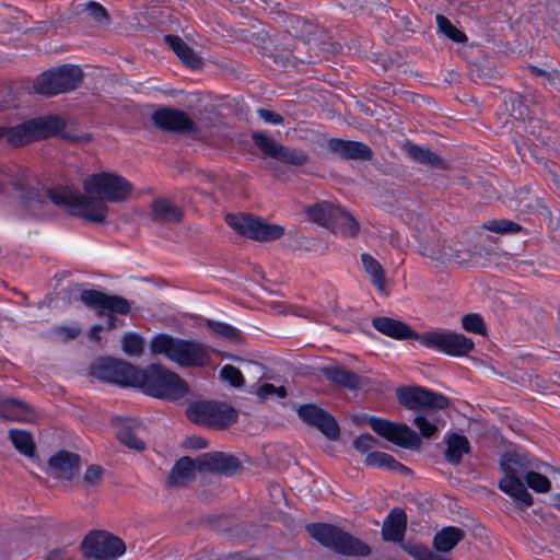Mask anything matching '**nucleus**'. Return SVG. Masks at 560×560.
Here are the masks:
<instances>
[{"label":"nucleus","mask_w":560,"mask_h":560,"mask_svg":"<svg viewBox=\"0 0 560 560\" xmlns=\"http://www.w3.org/2000/svg\"><path fill=\"white\" fill-rule=\"evenodd\" d=\"M223 381L229 382L233 387H241L244 384L242 372L230 364L224 365L220 371Z\"/></svg>","instance_id":"09e8293b"},{"label":"nucleus","mask_w":560,"mask_h":560,"mask_svg":"<svg viewBox=\"0 0 560 560\" xmlns=\"http://www.w3.org/2000/svg\"><path fill=\"white\" fill-rule=\"evenodd\" d=\"M536 470L537 469H530L524 477L527 487L537 493L549 492L551 489L550 480L545 475H541Z\"/></svg>","instance_id":"79ce46f5"},{"label":"nucleus","mask_w":560,"mask_h":560,"mask_svg":"<svg viewBox=\"0 0 560 560\" xmlns=\"http://www.w3.org/2000/svg\"><path fill=\"white\" fill-rule=\"evenodd\" d=\"M7 184L20 192L24 206L35 217H46L52 206H60L66 207L72 215L101 224L107 223L108 203L126 201L133 190L130 182L112 172L90 175L83 184L85 195L61 187H34L24 177L15 179L8 176L7 179H0V187Z\"/></svg>","instance_id":"f257e3e1"},{"label":"nucleus","mask_w":560,"mask_h":560,"mask_svg":"<svg viewBox=\"0 0 560 560\" xmlns=\"http://www.w3.org/2000/svg\"><path fill=\"white\" fill-rule=\"evenodd\" d=\"M407 527V515L399 508L393 509L382 526V536L386 541L404 542V536Z\"/></svg>","instance_id":"a878e982"},{"label":"nucleus","mask_w":560,"mask_h":560,"mask_svg":"<svg viewBox=\"0 0 560 560\" xmlns=\"http://www.w3.org/2000/svg\"><path fill=\"white\" fill-rule=\"evenodd\" d=\"M164 42L176 54L182 62L195 70L202 66V59L195 50L177 35H165Z\"/></svg>","instance_id":"cd10ccee"},{"label":"nucleus","mask_w":560,"mask_h":560,"mask_svg":"<svg viewBox=\"0 0 560 560\" xmlns=\"http://www.w3.org/2000/svg\"><path fill=\"white\" fill-rule=\"evenodd\" d=\"M396 396L401 406L412 411H430L444 409L450 399L421 386H401L396 389Z\"/></svg>","instance_id":"f8f14e48"},{"label":"nucleus","mask_w":560,"mask_h":560,"mask_svg":"<svg viewBox=\"0 0 560 560\" xmlns=\"http://www.w3.org/2000/svg\"><path fill=\"white\" fill-rule=\"evenodd\" d=\"M365 464L368 466L386 468L401 474H409L410 469L404 464L397 462L392 455L384 452H372L366 455Z\"/></svg>","instance_id":"4c0bfd02"},{"label":"nucleus","mask_w":560,"mask_h":560,"mask_svg":"<svg viewBox=\"0 0 560 560\" xmlns=\"http://www.w3.org/2000/svg\"><path fill=\"white\" fill-rule=\"evenodd\" d=\"M425 560H451L448 558H445L443 556H440L438 553H435L434 551H432L431 549L429 550V555L427 556V559Z\"/></svg>","instance_id":"774afa93"},{"label":"nucleus","mask_w":560,"mask_h":560,"mask_svg":"<svg viewBox=\"0 0 560 560\" xmlns=\"http://www.w3.org/2000/svg\"><path fill=\"white\" fill-rule=\"evenodd\" d=\"M81 551L86 559L115 560L126 551L125 542L107 532L92 530L83 539Z\"/></svg>","instance_id":"9b49d317"},{"label":"nucleus","mask_w":560,"mask_h":560,"mask_svg":"<svg viewBox=\"0 0 560 560\" xmlns=\"http://www.w3.org/2000/svg\"><path fill=\"white\" fill-rule=\"evenodd\" d=\"M312 538L337 553L349 557H368L371 548L361 539L341 528L324 523H313L306 526Z\"/></svg>","instance_id":"39448f33"},{"label":"nucleus","mask_w":560,"mask_h":560,"mask_svg":"<svg viewBox=\"0 0 560 560\" xmlns=\"http://www.w3.org/2000/svg\"><path fill=\"white\" fill-rule=\"evenodd\" d=\"M511 4L509 3L505 8L502 16H498L495 22L499 24L497 27H492V44L500 47V51L511 49L510 39L514 37V30L511 20Z\"/></svg>","instance_id":"c756f323"},{"label":"nucleus","mask_w":560,"mask_h":560,"mask_svg":"<svg viewBox=\"0 0 560 560\" xmlns=\"http://www.w3.org/2000/svg\"><path fill=\"white\" fill-rule=\"evenodd\" d=\"M521 231L522 226L514 221L506 219L492 220V233L516 234Z\"/></svg>","instance_id":"8fccbe9b"},{"label":"nucleus","mask_w":560,"mask_h":560,"mask_svg":"<svg viewBox=\"0 0 560 560\" xmlns=\"http://www.w3.org/2000/svg\"><path fill=\"white\" fill-rule=\"evenodd\" d=\"M401 548L408 552L416 560H425L429 555V548L421 544H415L411 541H404Z\"/></svg>","instance_id":"864d4df0"},{"label":"nucleus","mask_w":560,"mask_h":560,"mask_svg":"<svg viewBox=\"0 0 560 560\" xmlns=\"http://www.w3.org/2000/svg\"><path fill=\"white\" fill-rule=\"evenodd\" d=\"M54 331L58 334L65 341L73 340L80 334V329L72 327H57Z\"/></svg>","instance_id":"bf43d9fd"},{"label":"nucleus","mask_w":560,"mask_h":560,"mask_svg":"<svg viewBox=\"0 0 560 560\" xmlns=\"http://www.w3.org/2000/svg\"><path fill=\"white\" fill-rule=\"evenodd\" d=\"M361 261L364 271L369 275L373 285L380 291L384 292L386 288V276L382 265L370 254H362Z\"/></svg>","instance_id":"c9c22d12"},{"label":"nucleus","mask_w":560,"mask_h":560,"mask_svg":"<svg viewBox=\"0 0 560 560\" xmlns=\"http://www.w3.org/2000/svg\"><path fill=\"white\" fill-rule=\"evenodd\" d=\"M9 439L21 454L32 457L35 454V443L32 434L25 430L11 429Z\"/></svg>","instance_id":"58836bf2"},{"label":"nucleus","mask_w":560,"mask_h":560,"mask_svg":"<svg viewBox=\"0 0 560 560\" xmlns=\"http://www.w3.org/2000/svg\"><path fill=\"white\" fill-rule=\"evenodd\" d=\"M25 407L24 405L15 399H8L3 404V411L13 410L15 412L14 416H8L11 419L14 420H21L22 419V412L24 411Z\"/></svg>","instance_id":"13d9d810"},{"label":"nucleus","mask_w":560,"mask_h":560,"mask_svg":"<svg viewBox=\"0 0 560 560\" xmlns=\"http://www.w3.org/2000/svg\"><path fill=\"white\" fill-rule=\"evenodd\" d=\"M49 467L56 477L70 480L79 472L80 456L68 451H60L50 457Z\"/></svg>","instance_id":"393cba45"},{"label":"nucleus","mask_w":560,"mask_h":560,"mask_svg":"<svg viewBox=\"0 0 560 560\" xmlns=\"http://www.w3.org/2000/svg\"><path fill=\"white\" fill-rule=\"evenodd\" d=\"M407 154L417 163L433 167L445 168V162L429 148H423L412 142H406L404 145Z\"/></svg>","instance_id":"7c9ffc66"},{"label":"nucleus","mask_w":560,"mask_h":560,"mask_svg":"<svg viewBox=\"0 0 560 560\" xmlns=\"http://www.w3.org/2000/svg\"><path fill=\"white\" fill-rule=\"evenodd\" d=\"M66 553V549L62 548V549H54V550H50L45 560H63V556Z\"/></svg>","instance_id":"e2e57ef3"},{"label":"nucleus","mask_w":560,"mask_h":560,"mask_svg":"<svg viewBox=\"0 0 560 560\" xmlns=\"http://www.w3.org/2000/svg\"><path fill=\"white\" fill-rule=\"evenodd\" d=\"M376 445L377 440L371 434H362L358 436L353 442L354 448L361 453H366L369 450L375 447Z\"/></svg>","instance_id":"5fc2aeb1"},{"label":"nucleus","mask_w":560,"mask_h":560,"mask_svg":"<svg viewBox=\"0 0 560 560\" xmlns=\"http://www.w3.org/2000/svg\"><path fill=\"white\" fill-rule=\"evenodd\" d=\"M257 115L267 124H271V125H282L283 121H284V118L283 116H281L280 114L273 112V110H270V109H267V108H258L257 109Z\"/></svg>","instance_id":"4d7b16f0"},{"label":"nucleus","mask_w":560,"mask_h":560,"mask_svg":"<svg viewBox=\"0 0 560 560\" xmlns=\"http://www.w3.org/2000/svg\"><path fill=\"white\" fill-rule=\"evenodd\" d=\"M186 416L195 423L212 429H225L237 420V411L218 401L201 400L190 404Z\"/></svg>","instance_id":"1a4fd4ad"},{"label":"nucleus","mask_w":560,"mask_h":560,"mask_svg":"<svg viewBox=\"0 0 560 560\" xmlns=\"http://www.w3.org/2000/svg\"><path fill=\"white\" fill-rule=\"evenodd\" d=\"M2 93L5 96H9V98H5L3 101V103L0 102V109H3L4 107L10 106L13 103V101H14V97L12 96V92H11V90L9 88L3 89Z\"/></svg>","instance_id":"0e129e2a"},{"label":"nucleus","mask_w":560,"mask_h":560,"mask_svg":"<svg viewBox=\"0 0 560 560\" xmlns=\"http://www.w3.org/2000/svg\"><path fill=\"white\" fill-rule=\"evenodd\" d=\"M431 416L432 411L429 413L423 412V415H417L412 421L419 429L421 436L424 439L432 438L439 430L435 421L433 419H429Z\"/></svg>","instance_id":"a18cd8bd"},{"label":"nucleus","mask_w":560,"mask_h":560,"mask_svg":"<svg viewBox=\"0 0 560 560\" xmlns=\"http://www.w3.org/2000/svg\"><path fill=\"white\" fill-rule=\"evenodd\" d=\"M275 392H276V386L273 384L265 383L258 387L257 395L259 396V398L266 399L269 396L273 395Z\"/></svg>","instance_id":"680f3d73"},{"label":"nucleus","mask_w":560,"mask_h":560,"mask_svg":"<svg viewBox=\"0 0 560 560\" xmlns=\"http://www.w3.org/2000/svg\"><path fill=\"white\" fill-rule=\"evenodd\" d=\"M201 470L232 476L241 469L237 457L223 452L205 453L198 456Z\"/></svg>","instance_id":"aec40b11"},{"label":"nucleus","mask_w":560,"mask_h":560,"mask_svg":"<svg viewBox=\"0 0 560 560\" xmlns=\"http://www.w3.org/2000/svg\"><path fill=\"white\" fill-rule=\"evenodd\" d=\"M196 471H202L198 457L192 459L188 456L179 458L173 466L167 482L170 486L182 485L195 478Z\"/></svg>","instance_id":"c85d7f7f"},{"label":"nucleus","mask_w":560,"mask_h":560,"mask_svg":"<svg viewBox=\"0 0 560 560\" xmlns=\"http://www.w3.org/2000/svg\"><path fill=\"white\" fill-rule=\"evenodd\" d=\"M149 348L152 355H164L182 368H202L210 362L208 347L197 340L159 334Z\"/></svg>","instance_id":"7ed1b4c3"},{"label":"nucleus","mask_w":560,"mask_h":560,"mask_svg":"<svg viewBox=\"0 0 560 560\" xmlns=\"http://www.w3.org/2000/svg\"><path fill=\"white\" fill-rule=\"evenodd\" d=\"M298 416L304 423L319 430L327 439L337 440L340 435L339 425L336 419L325 409L314 405H301L298 410Z\"/></svg>","instance_id":"a211bd4d"},{"label":"nucleus","mask_w":560,"mask_h":560,"mask_svg":"<svg viewBox=\"0 0 560 560\" xmlns=\"http://www.w3.org/2000/svg\"><path fill=\"white\" fill-rule=\"evenodd\" d=\"M150 209L152 221L155 223L178 224L184 218L183 209L166 198H155Z\"/></svg>","instance_id":"b1692460"},{"label":"nucleus","mask_w":560,"mask_h":560,"mask_svg":"<svg viewBox=\"0 0 560 560\" xmlns=\"http://www.w3.org/2000/svg\"><path fill=\"white\" fill-rule=\"evenodd\" d=\"M143 429L138 421L129 420L118 430L117 438L127 447L136 451H143L145 448V443L139 436V433Z\"/></svg>","instance_id":"473e14b6"},{"label":"nucleus","mask_w":560,"mask_h":560,"mask_svg":"<svg viewBox=\"0 0 560 560\" xmlns=\"http://www.w3.org/2000/svg\"><path fill=\"white\" fill-rule=\"evenodd\" d=\"M84 11L94 19L95 22H98L101 24H108L109 23V15L104 7H102L97 2H89L85 4Z\"/></svg>","instance_id":"3c124183"},{"label":"nucleus","mask_w":560,"mask_h":560,"mask_svg":"<svg viewBox=\"0 0 560 560\" xmlns=\"http://www.w3.org/2000/svg\"><path fill=\"white\" fill-rule=\"evenodd\" d=\"M252 140L264 155L281 163L298 167L304 166L310 161V156L304 150L281 144L262 131H254Z\"/></svg>","instance_id":"2eb2a0df"},{"label":"nucleus","mask_w":560,"mask_h":560,"mask_svg":"<svg viewBox=\"0 0 560 560\" xmlns=\"http://www.w3.org/2000/svg\"><path fill=\"white\" fill-rule=\"evenodd\" d=\"M462 327L469 334H477L486 337L488 335L487 323L478 313H469L460 318Z\"/></svg>","instance_id":"a19ab883"},{"label":"nucleus","mask_w":560,"mask_h":560,"mask_svg":"<svg viewBox=\"0 0 560 560\" xmlns=\"http://www.w3.org/2000/svg\"><path fill=\"white\" fill-rule=\"evenodd\" d=\"M273 61L277 65H281L282 67H293L295 68L299 63L311 62V60L299 57L293 54L290 49H276V52L272 55Z\"/></svg>","instance_id":"c03bdc74"},{"label":"nucleus","mask_w":560,"mask_h":560,"mask_svg":"<svg viewBox=\"0 0 560 560\" xmlns=\"http://www.w3.org/2000/svg\"><path fill=\"white\" fill-rule=\"evenodd\" d=\"M186 445L190 448L200 450L208 446V441L201 436H190L186 441Z\"/></svg>","instance_id":"052dcab7"},{"label":"nucleus","mask_w":560,"mask_h":560,"mask_svg":"<svg viewBox=\"0 0 560 560\" xmlns=\"http://www.w3.org/2000/svg\"><path fill=\"white\" fill-rule=\"evenodd\" d=\"M464 538L465 532L462 528L447 526L434 535L433 547L439 552H448Z\"/></svg>","instance_id":"2f4dec72"},{"label":"nucleus","mask_w":560,"mask_h":560,"mask_svg":"<svg viewBox=\"0 0 560 560\" xmlns=\"http://www.w3.org/2000/svg\"><path fill=\"white\" fill-rule=\"evenodd\" d=\"M61 127L62 119L57 116L35 118L11 128L2 126V139L11 145L19 147L51 137L60 131Z\"/></svg>","instance_id":"0eeeda50"},{"label":"nucleus","mask_w":560,"mask_h":560,"mask_svg":"<svg viewBox=\"0 0 560 560\" xmlns=\"http://www.w3.org/2000/svg\"><path fill=\"white\" fill-rule=\"evenodd\" d=\"M330 230L334 233L354 237L360 232V224L352 214L339 208Z\"/></svg>","instance_id":"e433bc0d"},{"label":"nucleus","mask_w":560,"mask_h":560,"mask_svg":"<svg viewBox=\"0 0 560 560\" xmlns=\"http://www.w3.org/2000/svg\"><path fill=\"white\" fill-rule=\"evenodd\" d=\"M139 369L124 360L104 358L92 364L90 374L101 381L136 387Z\"/></svg>","instance_id":"ddd939ff"},{"label":"nucleus","mask_w":560,"mask_h":560,"mask_svg":"<svg viewBox=\"0 0 560 560\" xmlns=\"http://www.w3.org/2000/svg\"><path fill=\"white\" fill-rule=\"evenodd\" d=\"M492 101L498 107V116H509L515 119L525 118V107L518 94L505 91L500 86H492Z\"/></svg>","instance_id":"412c9836"},{"label":"nucleus","mask_w":560,"mask_h":560,"mask_svg":"<svg viewBox=\"0 0 560 560\" xmlns=\"http://www.w3.org/2000/svg\"><path fill=\"white\" fill-rule=\"evenodd\" d=\"M83 80L82 70L72 65H62L43 72L34 82V91L44 96H54L75 90Z\"/></svg>","instance_id":"423d86ee"},{"label":"nucleus","mask_w":560,"mask_h":560,"mask_svg":"<svg viewBox=\"0 0 560 560\" xmlns=\"http://www.w3.org/2000/svg\"><path fill=\"white\" fill-rule=\"evenodd\" d=\"M501 428L492 429V447L503 446L504 452L500 456V470L504 474L498 482L501 491L513 499L517 509L524 511L534 504V498L528 492L522 476L530 469H539L542 463L526 453L512 448L511 443L505 439Z\"/></svg>","instance_id":"f03ea898"},{"label":"nucleus","mask_w":560,"mask_h":560,"mask_svg":"<svg viewBox=\"0 0 560 560\" xmlns=\"http://www.w3.org/2000/svg\"><path fill=\"white\" fill-rule=\"evenodd\" d=\"M469 442L460 434L452 433L446 439V450L444 452L445 459L452 464L457 465L462 462L463 455L468 453Z\"/></svg>","instance_id":"f704fd0d"},{"label":"nucleus","mask_w":560,"mask_h":560,"mask_svg":"<svg viewBox=\"0 0 560 560\" xmlns=\"http://www.w3.org/2000/svg\"><path fill=\"white\" fill-rule=\"evenodd\" d=\"M102 329H103V327L101 325H94L89 331L90 339L100 340V338H101L100 334H101Z\"/></svg>","instance_id":"69168bd1"},{"label":"nucleus","mask_w":560,"mask_h":560,"mask_svg":"<svg viewBox=\"0 0 560 560\" xmlns=\"http://www.w3.org/2000/svg\"><path fill=\"white\" fill-rule=\"evenodd\" d=\"M226 223L241 235L259 242L279 240L284 229L278 224H269L253 214H228Z\"/></svg>","instance_id":"9d476101"},{"label":"nucleus","mask_w":560,"mask_h":560,"mask_svg":"<svg viewBox=\"0 0 560 560\" xmlns=\"http://www.w3.org/2000/svg\"><path fill=\"white\" fill-rule=\"evenodd\" d=\"M372 430L387 441L409 450H419L421 438L407 424L392 422L383 418L370 417Z\"/></svg>","instance_id":"dca6fc26"},{"label":"nucleus","mask_w":560,"mask_h":560,"mask_svg":"<svg viewBox=\"0 0 560 560\" xmlns=\"http://www.w3.org/2000/svg\"><path fill=\"white\" fill-rule=\"evenodd\" d=\"M373 327L383 335L394 339H413L421 343V335L412 330L407 324L386 316L375 317L372 320Z\"/></svg>","instance_id":"5701e85b"},{"label":"nucleus","mask_w":560,"mask_h":560,"mask_svg":"<svg viewBox=\"0 0 560 560\" xmlns=\"http://www.w3.org/2000/svg\"><path fill=\"white\" fill-rule=\"evenodd\" d=\"M81 302L96 311L98 317L107 316V328H116L115 315H128L132 308V302L121 295L106 294L102 291L88 289L80 293Z\"/></svg>","instance_id":"6e6552de"},{"label":"nucleus","mask_w":560,"mask_h":560,"mask_svg":"<svg viewBox=\"0 0 560 560\" xmlns=\"http://www.w3.org/2000/svg\"><path fill=\"white\" fill-rule=\"evenodd\" d=\"M122 350L128 355H141L144 349L142 338L133 332L126 334L122 337Z\"/></svg>","instance_id":"de8ad7c7"},{"label":"nucleus","mask_w":560,"mask_h":560,"mask_svg":"<svg viewBox=\"0 0 560 560\" xmlns=\"http://www.w3.org/2000/svg\"><path fill=\"white\" fill-rule=\"evenodd\" d=\"M136 387L149 396L170 401L184 398L189 390L185 380L160 363L140 370Z\"/></svg>","instance_id":"20e7f679"},{"label":"nucleus","mask_w":560,"mask_h":560,"mask_svg":"<svg viewBox=\"0 0 560 560\" xmlns=\"http://www.w3.org/2000/svg\"><path fill=\"white\" fill-rule=\"evenodd\" d=\"M287 28L294 37L308 40L315 33V25L298 15H290L287 21Z\"/></svg>","instance_id":"ea45409f"},{"label":"nucleus","mask_w":560,"mask_h":560,"mask_svg":"<svg viewBox=\"0 0 560 560\" xmlns=\"http://www.w3.org/2000/svg\"><path fill=\"white\" fill-rule=\"evenodd\" d=\"M417 240L420 255L436 261H444L450 258V254L445 250L440 236L435 232L419 234Z\"/></svg>","instance_id":"bb28decb"},{"label":"nucleus","mask_w":560,"mask_h":560,"mask_svg":"<svg viewBox=\"0 0 560 560\" xmlns=\"http://www.w3.org/2000/svg\"><path fill=\"white\" fill-rule=\"evenodd\" d=\"M423 347L439 350L452 357H464L474 349V341L452 330H432L421 335Z\"/></svg>","instance_id":"4468645a"},{"label":"nucleus","mask_w":560,"mask_h":560,"mask_svg":"<svg viewBox=\"0 0 560 560\" xmlns=\"http://www.w3.org/2000/svg\"><path fill=\"white\" fill-rule=\"evenodd\" d=\"M436 25L441 33H443L446 37L456 42V43H464L467 40L466 35L459 31L457 27H455L451 21L445 18L442 14H438L436 18Z\"/></svg>","instance_id":"37998d69"},{"label":"nucleus","mask_w":560,"mask_h":560,"mask_svg":"<svg viewBox=\"0 0 560 560\" xmlns=\"http://www.w3.org/2000/svg\"><path fill=\"white\" fill-rule=\"evenodd\" d=\"M327 148L341 160L370 161L373 158L372 149L359 141L331 138L327 141Z\"/></svg>","instance_id":"6ab92c4d"},{"label":"nucleus","mask_w":560,"mask_h":560,"mask_svg":"<svg viewBox=\"0 0 560 560\" xmlns=\"http://www.w3.org/2000/svg\"><path fill=\"white\" fill-rule=\"evenodd\" d=\"M207 326L214 335L221 336L228 340L240 341L241 339L240 331L228 324L208 319Z\"/></svg>","instance_id":"49530a36"},{"label":"nucleus","mask_w":560,"mask_h":560,"mask_svg":"<svg viewBox=\"0 0 560 560\" xmlns=\"http://www.w3.org/2000/svg\"><path fill=\"white\" fill-rule=\"evenodd\" d=\"M322 374L338 387L349 390L359 389L369 384L368 378L362 377L342 365H327L320 369Z\"/></svg>","instance_id":"4be33fe9"},{"label":"nucleus","mask_w":560,"mask_h":560,"mask_svg":"<svg viewBox=\"0 0 560 560\" xmlns=\"http://www.w3.org/2000/svg\"><path fill=\"white\" fill-rule=\"evenodd\" d=\"M259 3H262L265 7L264 9L267 10H271L273 11L275 9H277L280 3L277 1V0H257Z\"/></svg>","instance_id":"338daca9"},{"label":"nucleus","mask_w":560,"mask_h":560,"mask_svg":"<svg viewBox=\"0 0 560 560\" xmlns=\"http://www.w3.org/2000/svg\"><path fill=\"white\" fill-rule=\"evenodd\" d=\"M151 118L155 127L162 131L175 133H194L198 131L195 121L187 113L180 109L162 107L156 109Z\"/></svg>","instance_id":"f3484780"},{"label":"nucleus","mask_w":560,"mask_h":560,"mask_svg":"<svg viewBox=\"0 0 560 560\" xmlns=\"http://www.w3.org/2000/svg\"><path fill=\"white\" fill-rule=\"evenodd\" d=\"M103 468L98 465H91L86 468L84 474V481L89 486L97 485L103 477Z\"/></svg>","instance_id":"6e6d98bb"},{"label":"nucleus","mask_w":560,"mask_h":560,"mask_svg":"<svg viewBox=\"0 0 560 560\" xmlns=\"http://www.w3.org/2000/svg\"><path fill=\"white\" fill-rule=\"evenodd\" d=\"M54 136H59L61 139L71 142V143H88L92 140V136L90 133H77L73 131L65 130V122L62 121V127L60 131L55 133Z\"/></svg>","instance_id":"603ef678"},{"label":"nucleus","mask_w":560,"mask_h":560,"mask_svg":"<svg viewBox=\"0 0 560 560\" xmlns=\"http://www.w3.org/2000/svg\"><path fill=\"white\" fill-rule=\"evenodd\" d=\"M338 209L339 207H335L329 202L323 201L308 207L306 213L313 222L330 229L334 225Z\"/></svg>","instance_id":"72a5a7b5"}]
</instances>
